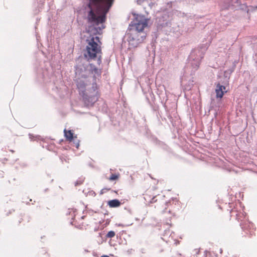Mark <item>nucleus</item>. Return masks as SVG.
Returning a JSON list of instances; mask_svg holds the SVG:
<instances>
[{"mask_svg":"<svg viewBox=\"0 0 257 257\" xmlns=\"http://www.w3.org/2000/svg\"><path fill=\"white\" fill-rule=\"evenodd\" d=\"M225 87L220 85L219 83L217 84L216 85V89H215V92L216 93V97L221 98L224 94V92H226V91L225 90Z\"/></svg>","mask_w":257,"mask_h":257,"instance_id":"7","label":"nucleus"},{"mask_svg":"<svg viewBox=\"0 0 257 257\" xmlns=\"http://www.w3.org/2000/svg\"><path fill=\"white\" fill-rule=\"evenodd\" d=\"M115 235V233L113 231H109L106 234V237L107 238H112Z\"/></svg>","mask_w":257,"mask_h":257,"instance_id":"14","label":"nucleus"},{"mask_svg":"<svg viewBox=\"0 0 257 257\" xmlns=\"http://www.w3.org/2000/svg\"><path fill=\"white\" fill-rule=\"evenodd\" d=\"M114 0H89V11L87 17L88 22L98 25L105 21L106 14L112 6Z\"/></svg>","mask_w":257,"mask_h":257,"instance_id":"1","label":"nucleus"},{"mask_svg":"<svg viewBox=\"0 0 257 257\" xmlns=\"http://www.w3.org/2000/svg\"><path fill=\"white\" fill-rule=\"evenodd\" d=\"M83 181H84V180H81L77 181L75 182V186H76V185H80L82 184L83 183Z\"/></svg>","mask_w":257,"mask_h":257,"instance_id":"15","label":"nucleus"},{"mask_svg":"<svg viewBox=\"0 0 257 257\" xmlns=\"http://www.w3.org/2000/svg\"><path fill=\"white\" fill-rule=\"evenodd\" d=\"M97 42L101 43L99 37L96 36L92 38L88 43L86 52L87 55L90 59L95 58L97 54L101 52V47Z\"/></svg>","mask_w":257,"mask_h":257,"instance_id":"2","label":"nucleus"},{"mask_svg":"<svg viewBox=\"0 0 257 257\" xmlns=\"http://www.w3.org/2000/svg\"><path fill=\"white\" fill-rule=\"evenodd\" d=\"M76 85L77 88L80 91H83L86 85H88V81H87L86 77H81L80 78H78L76 79Z\"/></svg>","mask_w":257,"mask_h":257,"instance_id":"6","label":"nucleus"},{"mask_svg":"<svg viewBox=\"0 0 257 257\" xmlns=\"http://www.w3.org/2000/svg\"><path fill=\"white\" fill-rule=\"evenodd\" d=\"M144 195L147 203H154L157 201V197L158 195L155 194L154 190H147Z\"/></svg>","mask_w":257,"mask_h":257,"instance_id":"5","label":"nucleus"},{"mask_svg":"<svg viewBox=\"0 0 257 257\" xmlns=\"http://www.w3.org/2000/svg\"><path fill=\"white\" fill-rule=\"evenodd\" d=\"M76 210L73 208L69 209V214H71L72 219H74L76 216Z\"/></svg>","mask_w":257,"mask_h":257,"instance_id":"12","label":"nucleus"},{"mask_svg":"<svg viewBox=\"0 0 257 257\" xmlns=\"http://www.w3.org/2000/svg\"><path fill=\"white\" fill-rule=\"evenodd\" d=\"M149 19L143 15H138L134 23L132 24L133 28H131L140 32H143L144 29L148 26Z\"/></svg>","mask_w":257,"mask_h":257,"instance_id":"4","label":"nucleus"},{"mask_svg":"<svg viewBox=\"0 0 257 257\" xmlns=\"http://www.w3.org/2000/svg\"><path fill=\"white\" fill-rule=\"evenodd\" d=\"M90 70L92 73H94L95 75H99L100 74V70H98L94 65L92 64H90Z\"/></svg>","mask_w":257,"mask_h":257,"instance_id":"11","label":"nucleus"},{"mask_svg":"<svg viewBox=\"0 0 257 257\" xmlns=\"http://www.w3.org/2000/svg\"><path fill=\"white\" fill-rule=\"evenodd\" d=\"M98 64L99 65L101 63V59H100V57L98 58Z\"/></svg>","mask_w":257,"mask_h":257,"instance_id":"18","label":"nucleus"},{"mask_svg":"<svg viewBox=\"0 0 257 257\" xmlns=\"http://www.w3.org/2000/svg\"><path fill=\"white\" fill-rule=\"evenodd\" d=\"M119 178V174H112L108 178L110 181H113L117 180Z\"/></svg>","mask_w":257,"mask_h":257,"instance_id":"13","label":"nucleus"},{"mask_svg":"<svg viewBox=\"0 0 257 257\" xmlns=\"http://www.w3.org/2000/svg\"><path fill=\"white\" fill-rule=\"evenodd\" d=\"M101 257H109V256L107 255H103L101 256Z\"/></svg>","mask_w":257,"mask_h":257,"instance_id":"19","label":"nucleus"},{"mask_svg":"<svg viewBox=\"0 0 257 257\" xmlns=\"http://www.w3.org/2000/svg\"><path fill=\"white\" fill-rule=\"evenodd\" d=\"M109 190H110V189H107V188L102 189L100 191V194H102L104 192H105L106 191H107Z\"/></svg>","mask_w":257,"mask_h":257,"instance_id":"16","label":"nucleus"},{"mask_svg":"<svg viewBox=\"0 0 257 257\" xmlns=\"http://www.w3.org/2000/svg\"><path fill=\"white\" fill-rule=\"evenodd\" d=\"M130 33L128 38L129 45L133 48H136L143 42L146 38V35L143 32L130 29Z\"/></svg>","mask_w":257,"mask_h":257,"instance_id":"3","label":"nucleus"},{"mask_svg":"<svg viewBox=\"0 0 257 257\" xmlns=\"http://www.w3.org/2000/svg\"><path fill=\"white\" fill-rule=\"evenodd\" d=\"M49 208L48 207H45V208H44V212L46 213L47 212V210H49Z\"/></svg>","mask_w":257,"mask_h":257,"instance_id":"17","label":"nucleus"},{"mask_svg":"<svg viewBox=\"0 0 257 257\" xmlns=\"http://www.w3.org/2000/svg\"><path fill=\"white\" fill-rule=\"evenodd\" d=\"M107 205L110 208L118 207L120 206L121 203L117 199H113L108 201Z\"/></svg>","mask_w":257,"mask_h":257,"instance_id":"9","label":"nucleus"},{"mask_svg":"<svg viewBox=\"0 0 257 257\" xmlns=\"http://www.w3.org/2000/svg\"><path fill=\"white\" fill-rule=\"evenodd\" d=\"M130 26H132V27L133 28V27L132 26V25H130Z\"/></svg>","mask_w":257,"mask_h":257,"instance_id":"21","label":"nucleus"},{"mask_svg":"<svg viewBox=\"0 0 257 257\" xmlns=\"http://www.w3.org/2000/svg\"><path fill=\"white\" fill-rule=\"evenodd\" d=\"M95 32H94V34H96L97 32V30L96 29L95 30Z\"/></svg>","mask_w":257,"mask_h":257,"instance_id":"20","label":"nucleus"},{"mask_svg":"<svg viewBox=\"0 0 257 257\" xmlns=\"http://www.w3.org/2000/svg\"><path fill=\"white\" fill-rule=\"evenodd\" d=\"M64 136L67 140L69 141H72L73 139V134L71 131H67L66 130H64Z\"/></svg>","mask_w":257,"mask_h":257,"instance_id":"10","label":"nucleus"},{"mask_svg":"<svg viewBox=\"0 0 257 257\" xmlns=\"http://www.w3.org/2000/svg\"><path fill=\"white\" fill-rule=\"evenodd\" d=\"M82 97L85 103L88 106L92 105L95 101V97L94 96H89L87 94L85 93L83 94Z\"/></svg>","mask_w":257,"mask_h":257,"instance_id":"8","label":"nucleus"}]
</instances>
